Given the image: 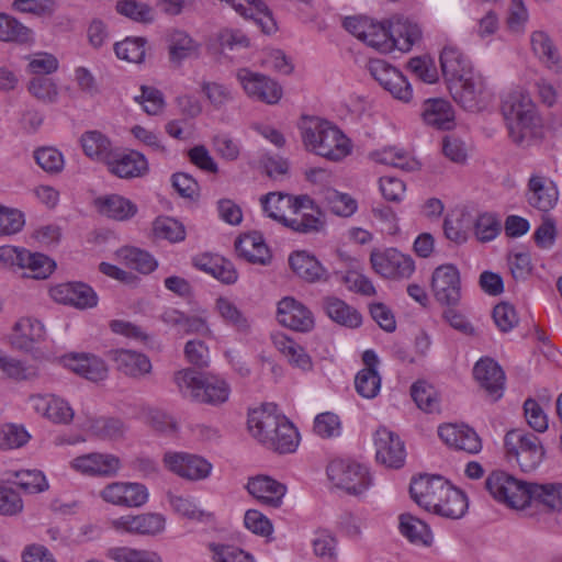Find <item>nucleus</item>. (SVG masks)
<instances>
[{"label": "nucleus", "instance_id": "nucleus-1", "mask_svg": "<svg viewBox=\"0 0 562 562\" xmlns=\"http://www.w3.org/2000/svg\"><path fill=\"white\" fill-rule=\"evenodd\" d=\"M248 429L261 445L279 453L294 452L299 446L296 428L285 416L277 413L273 404L250 411Z\"/></svg>", "mask_w": 562, "mask_h": 562}, {"label": "nucleus", "instance_id": "nucleus-2", "mask_svg": "<svg viewBox=\"0 0 562 562\" xmlns=\"http://www.w3.org/2000/svg\"><path fill=\"white\" fill-rule=\"evenodd\" d=\"M301 135L308 151L331 161H339L351 151L349 138L337 126L319 117L305 119Z\"/></svg>", "mask_w": 562, "mask_h": 562}, {"label": "nucleus", "instance_id": "nucleus-3", "mask_svg": "<svg viewBox=\"0 0 562 562\" xmlns=\"http://www.w3.org/2000/svg\"><path fill=\"white\" fill-rule=\"evenodd\" d=\"M173 381L184 397L199 403L216 406L229 398V384L217 375L203 376L192 369H183L175 373Z\"/></svg>", "mask_w": 562, "mask_h": 562}, {"label": "nucleus", "instance_id": "nucleus-4", "mask_svg": "<svg viewBox=\"0 0 562 562\" xmlns=\"http://www.w3.org/2000/svg\"><path fill=\"white\" fill-rule=\"evenodd\" d=\"M502 112L508 134L514 143L520 145L535 134L540 124L536 105L530 97L521 91L509 93L503 101Z\"/></svg>", "mask_w": 562, "mask_h": 562}, {"label": "nucleus", "instance_id": "nucleus-5", "mask_svg": "<svg viewBox=\"0 0 562 562\" xmlns=\"http://www.w3.org/2000/svg\"><path fill=\"white\" fill-rule=\"evenodd\" d=\"M504 443L508 458H514L524 472L533 471L543 459L544 449L533 434L513 429L506 434Z\"/></svg>", "mask_w": 562, "mask_h": 562}, {"label": "nucleus", "instance_id": "nucleus-6", "mask_svg": "<svg viewBox=\"0 0 562 562\" xmlns=\"http://www.w3.org/2000/svg\"><path fill=\"white\" fill-rule=\"evenodd\" d=\"M485 487L494 499L512 508H524L530 504L529 484L504 471H493Z\"/></svg>", "mask_w": 562, "mask_h": 562}, {"label": "nucleus", "instance_id": "nucleus-7", "mask_svg": "<svg viewBox=\"0 0 562 562\" xmlns=\"http://www.w3.org/2000/svg\"><path fill=\"white\" fill-rule=\"evenodd\" d=\"M327 475L335 486L352 495L362 494L372 484L369 469L352 460H333L327 467Z\"/></svg>", "mask_w": 562, "mask_h": 562}, {"label": "nucleus", "instance_id": "nucleus-8", "mask_svg": "<svg viewBox=\"0 0 562 562\" xmlns=\"http://www.w3.org/2000/svg\"><path fill=\"white\" fill-rule=\"evenodd\" d=\"M412 498L428 512L436 513L445 494L448 493L453 505L458 504L454 487L440 475H420L411 483Z\"/></svg>", "mask_w": 562, "mask_h": 562}, {"label": "nucleus", "instance_id": "nucleus-9", "mask_svg": "<svg viewBox=\"0 0 562 562\" xmlns=\"http://www.w3.org/2000/svg\"><path fill=\"white\" fill-rule=\"evenodd\" d=\"M235 77L244 92L251 99L267 104H276L282 97L280 85L266 75L248 68H240L236 71Z\"/></svg>", "mask_w": 562, "mask_h": 562}, {"label": "nucleus", "instance_id": "nucleus-10", "mask_svg": "<svg viewBox=\"0 0 562 562\" xmlns=\"http://www.w3.org/2000/svg\"><path fill=\"white\" fill-rule=\"evenodd\" d=\"M162 462L167 470L189 481L204 480L213 469L206 459L187 452L167 451Z\"/></svg>", "mask_w": 562, "mask_h": 562}, {"label": "nucleus", "instance_id": "nucleus-11", "mask_svg": "<svg viewBox=\"0 0 562 562\" xmlns=\"http://www.w3.org/2000/svg\"><path fill=\"white\" fill-rule=\"evenodd\" d=\"M372 268L384 278H409L415 271V263L411 256L404 255L395 248L373 250L370 256Z\"/></svg>", "mask_w": 562, "mask_h": 562}, {"label": "nucleus", "instance_id": "nucleus-12", "mask_svg": "<svg viewBox=\"0 0 562 562\" xmlns=\"http://www.w3.org/2000/svg\"><path fill=\"white\" fill-rule=\"evenodd\" d=\"M261 205L265 214L284 225L290 218L286 217V211L299 214L304 209L313 206V200L307 195L292 196L281 192H270L261 199Z\"/></svg>", "mask_w": 562, "mask_h": 562}, {"label": "nucleus", "instance_id": "nucleus-13", "mask_svg": "<svg viewBox=\"0 0 562 562\" xmlns=\"http://www.w3.org/2000/svg\"><path fill=\"white\" fill-rule=\"evenodd\" d=\"M371 76L389 91L395 99L408 102L413 90L403 74L382 59H372L369 63Z\"/></svg>", "mask_w": 562, "mask_h": 562}, {"label": "nucleus", "instance_id": "nucleus-14", "mask_svg": "<svg viewBox=\"0 0 562 562\" xmlns=\"http://www.w3.org/2000/svg\"><path fill=\"white\" fill-rule=\"evenodd\" d=\"M431 290L440 304L454 306L461 299L460 274L452 265H442L435 269Z\"/></svg>", "mask_w": 562, "mask_h": 562}, {"label": "nucleus", "instance_id": "nucleus-15", "mask_svg": "<svg viewBox=\"0 0 562 562\" xmlns=\"http://www.w3.org/2000/svg\"><path fill=\"white\" fill-rule=\"evenodd\" d=\"M450 93L456 102L469 111L479 108V103L483 101L487 94L486 82L479 72L471 71L460 81L450 85Z\"/></svg>", "mask_w": 562, "mask_h": 562}, {"label": "nucleus", "instance_id": "nucleus-16", "mask_svg": "<svg viewBox=\"0 0 562 562\" xmlns=\"http://www.w3.org/2000/svg\"><path fill=\"white\" fill-rule=\"evenodd\" d=\"M100 497L112 505L139 507L148 499V491L140 483L112 482L100 491Z\"/></svg>", "mask_w": 562, "mask_h": 562}, {"label": "nucleus", "instance_id": "nucleus-17", "mask_svg": "<svg viewBox=\"0 0 562 562\" xmlns=\"http://www.w3.org/2000/svg\"><path fill=\"white\" fill-rule=\"evenodd\" d=\"M70 468L83 475L111 477L119 472L121 460L111 453L91 452L72 459Z\"/></svg>", "mask_w": 562, "mask_h": 562}, {"label": "nucleus", "instance_id": "nucleus-18", "mask_svg": "<svg viewBox=\"0 0 562 562\" xmlns=\"http://www.w3.org/2000/svg\"><path fill=\"white\" fill-rule=\"evenodd\" d=\"M30 407L40 416L54 424H69L74 418V409L64 398L54 394H32L27 398Z\"/></svg>", "mask_w": 562, "mask_h": 562}, {"label": "nucleus", "instance_id": "nucleus-19", "mask_svg": "<svg viewBox=\"0 0 562 562\" xmlns=\"http://www.w3.org/2000/svg\"><path fill=\"white\" fill-rule=\"evenodd\" d=\"M473 375L493 402L503 396L505 373L496 361L491 358L480 359L473 368Z\"/></svg>", "mask_w": 562, "mask_h": 562}, {"label": "nucleus", "instance_id": "nucleus-20", "mask_svg": "<svg viewBox=\"0 0 562 562\" xmlns=\"http://www.w3.org/2000/svg\"><path fill=\"white\" fill-rule=\"evenodd\" d=\"M376 460L389 468L398 469L405 461L404 443L397 435L385 427L379 428L374 434Z\"/></svg>", "mask_w": 562, "mask_h": 562}, {"label": "nucleus", "instance_id": "nucleus-21", "mask_svg": "<svg viewBox=\"0 0 562 562\" xmlns=\"http://www.w3.org/2000/svg\"><path fill=\"white\" fill-rule=\"evenodd\" d=\"M50 295L58 303L71 305L80 310L91 308L98 304V296L94 290L81 282L58 284L50 290Z\"/></svg>", "mask_w": 562, "mask_h": 562}, {"label": "nucleus", "instance_id": "nucleus-22", "mask_svg": "<svg viewBox=\"0 0 562 562\" xmlns=\"http://www.w3.org/2000/svg\"><path fill=\"white\" fill-rule=\"evenodd\" d=\"M277 317L281 325L296 331H308L314 327L312 312L293 297H283L278 304Z\"/></svg>", "mask_w": 562, "mask_h": 562}, {"label": "nucleus", "instance_id": "nucleus-23", "mask_svg": "<svg viewBox=\"0 0 562 562\" xmlns=\"http://www.w3.org/2000/svg\"><path fill=\"white\" fill-rule=\"evenodd\" d=\"M165 525V517L157 513L126 515L112 521V527L117 531L151 536L161 532Z\"/></svg>", "mask_w": 562, "mask_h": 562}, {"label": "nucleus", "instance_id": "nucleus-24", "mask_svg": "<svg viewBox=\"0 0 562 562\" xmlns=\"http://www.w3.org/2000/svg\"><path fill=\"white\" fill-rule=\"evenodd\" d=\"M526 199L533 209L548 213L557 205L559 191L553 181L546 177L533 175L528 181Z\"/></svg>", "mask_w": 562, "mask_h": 562}, {"label": "nucleus", "instance_id": "nucleus-25", "mask_svg": "<svg viewBox=\"0 0 562 562\" xmlns=\"http://www.w3.org/2000/svg\"><path fill=\"white\" fill-rule=\"evenodd\" d=\"M109 171L122 179H132L144 176L148 170L145 156L136 150L124 153L115 151L106 162Z\"/></svg>", "mask_w": 562, "mask_h": 562}, {"label": "nucleus", "instance_id": "nucleus-26", "mask_svg": "<svg viewBox=\"0 0 562 562\" xmlns=\"http://www.w3.org/2000/svg\"><path fill=\"white\" fill-rule=\"evenodd\" d=\"M438 435L442 441L457 450L474 454L482 449L480 437L467 425L447 424L440 426Z\"/></svg>", "mask_w": 562, "mask_h": 562}, {"label": "nucleus", "instance_id": "nucleus-27", "mask_svg": "<svg viewBox=\"0 0 562 562\" xmlns=\"http://www.w3.org/2000/svg\"><path fill=\"white\" fill-rule=\"evenodd\" d=\"M117 371L134 379H142L151 372L150 359L138 351L116 349L110 352Z\"/></svg>", "mask_w": 562, "mask_h": 562}, {"label": "nucleus", "instance_id": "nucleus-28", "mask_svg": "<svg viewBox=\"0 0 562 562\" xmlns=\"http://www.w3.org/2000/svg\"><path fill=\"white\" fill-rule=\"evenodd\" d=\"M64 363L72 372L93 382L102 381L108 375L105 362L94 355H71L64 359Z\"/></svg>", "mask_w": 562, "mask_h": 562}, {"label": "nucleus", "instance_id": "nucleus-29", "mask_svg": "<svg viewBox=\"0 0 562 562\" xmlns=\"http://www.w3.org/2000/svg\"><path fill=\"white\" fill-rule=\"evenodd\" d=\"M442 75L450 85L460 81L464 76L473 71L471 61L454 46H446L440 54Z\"/></svg>", "mask_w": 562, "mask_h": 562}, {"label": "nucleus", "instance_id": "nucleus-30", "mask_svg": "<svg viewBox=\"0 0 562 562\" xmlns=\"http://www.w3.org/2000/svg\"><path fill=\"white\" fill-rule=\"evenodd\" d=\"M247 491L262 504L277 508L281 505L286 488L269 476H256L248 481Z\"/></svg>", "mask_w": 562, "mask_h": 562}, {"label": "nucleus", "instance_id": "nucleus-31", "mask_svg": "<svg viewBox=\"0 0 562 562\" xmlns=\"http://www.w3.org/2000/svg\"><path fill=\"white\" fill-rule=\"evenodd\" d=\"M531 49L539 61L548 69L560 72L562 58L552 38L544 31H535L530 36Z\"/></svg>", "mask_w": 562, "mask_h": 562}, {"label": "nucleus", "instance_id": "nucleus-32", "mask_svg": "<svg viewBox=\"0 0 562 562\" xmlns=\"http://www.w3.org/2000/svg\"><path fill=\"white\" fill-rule=\"evenodd\" d=\"M422 116L427 125L438 130H450L454 125V111L452 105L442 98L425 100Z\"/></svg>", "mask_w": 562, "mask_h": 562}, {"label": "nucleus", "instance_id": "nucleus-33", "mask_svg": "<svg viewBox=\"0 0 562 562\" xmlns=\"http://www.w3.org/2000/svg\"><path fill=\"white\" fill-rule=\"evenodd\" d=\"M390 38L394 49L408 52L419 41L422 31L416 23L403 16H396L389 22Z\"/></svg>", "mask_w": 562, "mask_h": 562}, {"label": "nucleus", "instance_id": "nucleus-34", "mask_svg": "<svg viewBox=\"0 0 562 562\" xmlns=\"http://www.w3.org/2000/svg\"><path fill=\"white\" fill-rule=\"evenodd\" d=\"M293 272L308 282L327 280L326 269L321 262L306 251H296L289 258Z\"/></svg>", "mask_w": 562, "mask_h": 562}, {"label": "nucleus", "instance_id": "nucleus-35", "mask_svg": "<svg viewBox=\"0 0 562 562\" xmlns=\"http://www.w3.org/2000/svg\"><path fill=\"white\" fill-rule=\"evenodd\" d=\"M43 324L37 319L24 317L15 323L11 344L16 349L30 350L32 345L43 339Z\"/></svg>", "mask_w": 562, "mask_h": 562}, {"label": "nucleus", "instance_id": "nucleus-36", "mask_svg": "<svg viewBox=\"0 0 562 562\" xmlns=\"http://www.w3.org/2000/svg\"><path fill=\"white\" fill-rule=\"evenodd\" d=\"M95 205L101 214L115 221H127L137 213L136 204L119 194L98 198Z\"/></svg>", "mask_w": 562, "mask_h": 562}, {"label": "nucleus", "instance_id": "nucleus-37", "mask_svg": "<svg viewBox=\"0 0 562 562\" xmlns=\"http://www.w3.org/2000/svg\"><path fill=\"white\" fill-rule=\"evenodd\" d=\"M398 520L402 536L411 543L419 547H430L432 544L434 536L425 521L411 514H402Z\"/></svg>", "mask_w": 562, "mask_h": 562}, {"label": "nucleus", "instance_id": "nucleus-38", "mask_svg": "<svg viewBox=\"0 0 562 562\" xmlns=\"http://www.w3.org/2000/svg\"><path fill=\"white\" fill-rule=\"evenodd\" d=\"M235 248L239 256L252 263L266 265L270 259L269 249L258 233L245 234L236 240Z\"/></svg>", "mask_w": 562, "mask_h": 562}, {"label": "nucleus", "instance_id": "nucleus-39", "mask_svg": "<svg viewBox=\"0 0 562 562\" xmlns=\"http://www.w3.org/2000/svg\"><path fill=\"white\" fill-rule=\"evenodd\" d=\"M271 339L273 346L288 359L292 366L304 371L312 369L311 357L305 352L303 347H301L292 338L288 337L283 333H276L271 336Z\"/></svg>", "mask_w": 562, "mask_h": 562}, {"label": "nucleus", "instance_id": "nucleus-40", "mask_svg": "<svg viewBox=\"0 0 562 562\" xmlns=\"http://www.w3.org/2000/svg\"><path fill=\"white\" fill-rule=\"evenodd\" d=\"M0 373L3 378L22 382L37 378L38 368L34 363L11 357L0 349Z\"/></svg>", "mask_w": 562, "mask_h": 562}, {"label": "nucleus", "instance_id": "nucleus-41", "mask_svg": "<svg viewBox=\"0 0 562 562\" xmlns=\"http://www.w3.org/2000/svg\"><path fill=\"white\" fill-rule=\"evenodd\" d=\"M323 307L327 316L337 324L356 328L361 325V315L342 300L327 296L323 300Z\"/></svg>", "mask_w": 562, "mask_h": 562}, {"label": "nucleus", "instance_id": "nucleus-42", "mask_svg": "<svg viewBox=\"0 0 562 562\" xmlns=\"http://www.w3.org/2000/svg\"><path fill=\"white\" fill-rule=\"evenodd\" d=\"M81 146L88 157L105 165L114 153L110 139L98 131L86 132L81 136Z\"/></svg>", "mask_w": 562, "mask_h": 562}, {"label": "nucleus", "instance_id": "nucleus-43", "mask_svg": "<svg viewBox=\"0 0 562 562\" xmlns=\"http://www.w3.org/2000/svg\"><path fill=\"white\" fill-rule=\"evenodd\" d=\"M200 45L186 32L175 30L169 36V58L173 64H181L199 53Z\"/></svg>", "mask_w": 562, "mask_h": 562}, {"label": "nucleus", "instance_id": "nucleus-44", "mask_svg": "<svg viewBox=\"0 0 562 562\" xmlns=\"http://www.w3.org/2000/svg\"><path fill=\"white\" fill-rule=\"evenodd\" d=\"M530 503L537 502L550 510H562V483L529 484Z\"/></svg>", "mask_w": 562, "mask_h": 562}, {"label": "nucleus", "instance_id": "nucleus-45", "mask_svg": "<svg viewBox=\"0 0 562 562\" xmlns=\"http://www.w3.org/2000/svg\"><path fill=\"white\" fill-rule=\"evenodd\" d=\"M295 217L290 218L286 227L302 234L319 232L324 227V218L322 211L313 202V206L304 209Z\"/></svg>", "mask_w": 562, "mask_h": 562}, {"label": "nucleus", "instance_id": "nucleus-46", "mask_svg": "<svg viewBox=\"0 0 562 562\" xmlns=\"http://www.w3.org/2000/svg\"><path fill=\"white\" fill-rule=\"evenodd\" d=\"M116 255L128 268L140 273H149L157 267V261L150 254L136 247H122Z\"/></svg>", "mask_w": 562, "mask_h": 562}, {"label": "nucleus", "instance_id": "nucleus-47", "mask_svg": "<svg viewBox=\"0 0 562 562\" xmlns=\"http://www.w3.org/2000/svg\"><path fill=\"white\" fill-rule=\"evenodd\" d=\"M90 431L100 439L117 441L124 438L126 434L125 424L113 417H100L91 420Z\"/></svg>", "mask_w": 562, "mask_h": 562}, {"label": "nucleus", "instance_id": "nucleus-48", "mask_svg": "<svg viewBox=\"0 0 562 562\" xmlns=\"http://www.w3.org/2000/svg\"><path fill=\"white\" fill-rule=\"evenodd\" d=\"M32 40V31L15 18L0 13V41L24 44Z\"/></svg>", "mask_w": 562, "mask_h": 562}, {"label": "nucleus", "instance_id": "nucleus-49", "mask_svg": "<svg viewBox=\"0 0 562 562\" xmlns=\"http://www.w3.org/2000/svg\"><path fill=\"white\" fill-rule=\"evenodd\" d=\"M201 91L209 103L215 110L226 108L235 99V93L229 86L216 81H202Z\"/></svg>", "mask_w": 562, "mask_h": 562}, {"label": "nucleus", "instance_id": "nucleus-50", "mask_svg": "<svg viewBox=\"0 0 562 562\" xmlns=\"http://www.w3.org/2000/svg\"><path fill=\"white\" fill-rule=\"evenodd\" d=\"M411 395L422 411L435 413L439 411V397L435 387L425 381H417L411 387Z\"/></svg>", "mask_w": 562, "mask_h": 562}, {"label": "nucleus", "instance_id": "nucleus-51", "mask_svg": "<svg viewBox=\"0 0 562 562\" xmlns=\"http://www.w3.org/2000/svg\"><path fill=\"white\" fill-rule=\"evenodd\" d=\"M362 41L381 53L394 50V42L390 38L389 24L371 22Z\"/></svg>", "mask_w": 562, "mask_h": 562}, {"label": "nucleus", "instance_id": "nucleus-52", "mask_svg": "<svg viewBox=\"0 0 562 562\" xmlns=\"http://www.w3.org/2000/svg\"><path fill=\"white\" fill-rule=\"evenodd\" d=\"M145 45L143 37H127L114 45V52L120 59L138 64L144 60Z\"/></svg>", "mask_w": 562, "mask_h": 562}, {"label": "nucleus", "instance_id": "nucleus-53", "mask_svg": "<svg viewBox=\"0 0 562 562\" xmlns=\"http://www.w3.org/2000/svg\"><path fill=\"white\" fill-rule=\"evenodd\" d=\"M56 263L49 257L43 254L26 252L22 269H27V274L33 279H46L54 271Z\"/></svg>", "mask_w": 562, "mask_h": 562}, {"label": "nucleus", "instance_id": "nucleus-54", "mask_svg": "<svg viewBox=\"0 0 562 562\" xmlns=\"http://www.w3.org/2000/svg\"><path fill=\"white\" fill-rule=\"evenodd\" d=\"M501 221L494 213H482L474 222V235L481 243L495 239L501 233Z\"/></svg>", "mask_w": 562, "mask_h": 562}, {"label": "nucleus", "instance_id": "nucleus-55", "mask_svg": "<svg viewBox=\"0 0 562 562\" xmlns=\"http://www.w3.org/2000/svg\"><path fill=\"white\" fill-rule=\"evenodd\" d=\"M355 386L362 397L374 398L381 389V376L378 370H360L355 378Z\"/></svg>", "mask_w": 562, "mask_h": 562}, {"label": "nucleus", "instance_id": "nucleus-56", "mask_svg": "<svg viewBox=\"0 0 562 562\" xmlns=\"http://www.w3.org/2000/svg\"><path fill=\"white\" fill-rule=\"evenodd\" d=\"M325 201L330 211L339 216H351L358 207L357 201L349 194L340 193L337 190L325 191Z\"/></svg>", "mask_w": 562, "mask_h": 562}, {"label": "nucleus", "instance_id": "nucleus-57", "mask_svg": "<svg viewBox=\"0 0 562 562\" xmlns=\"http://www.w3.org/2000/svg\"><path fill=\"white\" fill-rule=\"evenodd\" d=\"M106 555L116 562H161L156 552L127 547L111 548Z\"/></svg>", "mask_w": 562, "mask_h": 562}, {"label": "nucleus", "instance_id": "nucleus-58", "mask_svg": "<svg viewBox=\"0 0 562 562\" xmlns=\"http://www.w3.org/2000/svg\"><path fill=\"white\" fill-rule=\"evenodd\" d=\"M215 307L226 324L240 331L248 328L249 324L247 318L231 300L226 297H218L216 300Z\"/></svg>", "mask_w": 562, "mask_h": 562}, {"label": "nucleus", "instance_id": "nucleus-59", "mask_svg": "<svg viewBox=\"0 0 562 562\" xmlns=\"http://www.w3.org/2000/svg\"><path fill=\"white\" fill-rule=\"evenodd\" d=\"M31 436L23 426L9 424L0 427V449H18L29 442Z\"/></svg>", "mask_w": 562, "mask_h": 562}, {"label": "nucleus", "instance_id": "nucleus-60", "mask_svg": "<svg viewBox=\"0 0 562 562\" xmlns=\"http://www.w3.org/2000/svg\"><path fill=\"white\" fill-rule=\"evenodd\" d=\"M16 484L29 494L42 493L48 488L45 475L37 470H21L15 473Z\"/></svg>", "mask_w": 562, "mask_h": 562}, {"label": "nucleus", "instance_id": "nucleus-61", "mask_svg": "<svg viewBox=\"0 0 562 562\" xmlns=\"http://www.w3.org/2000/svg\"><path fill=\"white\" fill-rule=\"evenodd\" d=\"M168 502L172 509L189 519L203 520L211 515L200 509L192 498L182 495L168 494Z\"/></svg>", "mask_w": 562, "mask_h": 562}, {"label": "nucleus", "instance_id": "nucleus-62", "mask_svg": "<svg viewBox=\"0 0 562 562\" xmlns=\"http://www.w3.org/2000/svg\"><path fill=\"white\" fill-rule=\"evenodd\" d=\"M378 161L407 171L416 167V161L409 157L408 153L396 147L384 148L378 154Z\"/></svg>", "mask_w": 562, "mask_h": 562}, {"label": "nucleus", "instance_id": "nucleus-63", "mask_svg": "<svg viewBox=\"0 0 562 562\" xmlns=\"http://www.w3.org/2000/svg\"><path fill=\"white\" fill-rule=\"evenodd\" d=\"M36 164L48 173H58L64 168L63 154L53 147H43L34 151Z\"/></svg>", "mask_w": 562, "mask_h": 562}, {"label": "nucleus", "instance_id": "nucleus-64", "mask_svg": "<svg viewBox=\"0 0 562 562\" xmlns=\"http://www.w3.org/2000/svg\"><path fill=\"white\" fill-rule=\"evenodd\" d=\"M214 562H256L255 558L234 546L212 544Z\"/></svg>", "mask_w": 562, "mask_h": 562}]
</instances>
